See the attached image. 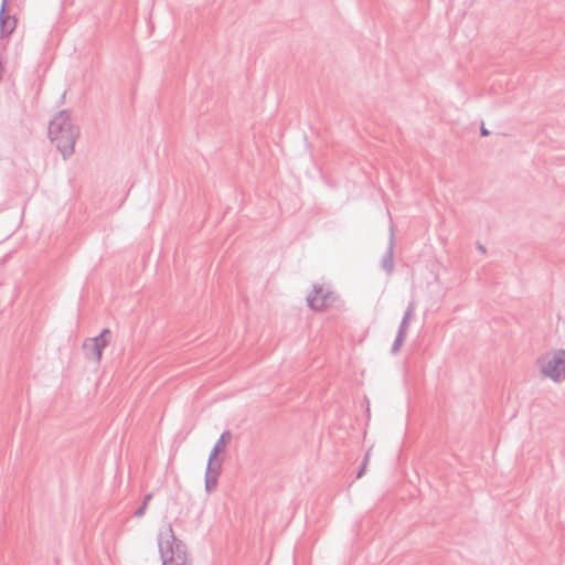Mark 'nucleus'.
<instances>
[{"label": "nucleus", "mask_w": 565, "mask_h": 565, "mask_svg": "<svg viewBox=\"0 0 565 565\" xmlns=\"http://www.w3.org/2000/svg\"><path fill=\"white\" fill-rule=\"evenodd\" d=\"M151 495H147L146 500H145V503H143V508L147 505L148 501L150 500Z\"/></svg>", "instance_id": "obj_10"}, {"label": "nucleus", "mask_w": 565, "mask_h": 565, "mask_svg": "<svg viewBox=\"0 0 565 565\" xmlns=\"http://www.w3.org/2000/svg\"><path fill=\"white\" fill-rule=\"evenodd\" d=\"M50 135L52 140L56 142L57 147L63 152H70L73 150L75 131L68 122L62 119H55L51 122Z\"/></svg>", "instance_id": "obj_4"}, {"label": "nucleus", "mask_w": 565, "mask_h": 565, "mask_svg": "<svg viewBox=\"0 0 565 565\" xmlns=\"http://www.w3.org/2000/svg\"><path fill=\"white\" fill-rule=\"evenodd\" d=\"M109 340L110 332L108 330H104L98 335L87 339L83 344L85 358L93 363H99L103 351L108 345Z\"/></svg>", "instance_id": "obj_6"}, {"label": "nucleus", "mask_w": 565, "mask_h": 565, "mask_svg": "<svg viewBox=\"0 0 565 565\" xmlns=\"http://www.w3.org/2000/svg\"><path fill=\"white\" fill-rule=\"evenodd\" d=\"M540 366L542 372L557 381L565 377V351H552L544 354L540 360Z\"/></svg>", "instance_id": "obj_5"}, {"label": "nucleus", "mask_w": 565, "mask_h": 565, "mask_svg": "<svg viewBox=\"0 0 565 565\" xmlns=\"http://www.w3.org/2000/svg\"><path fill=\"white\" fill-rule=\"evenodd\" d=\"M481 135H482V136H488V135H489L488 129H487V128H484V127H482V128H481Z\"/></svg>", "instance_id": "obj_9"}, {"label": "nucleus", "mask_w": 565, "mask_h": 565, "mask_svg": "<svg viewBox=\"0 0 565 565\" xmlns=\"http://www.w3.org/2000/svg\"><path fill=\"white\" fill-rule=\"evenodd\" d=\"M232 440L230 431L223 433L213 446L209 456L206 470H205V490L212 492L217 484L218 476L222 468L221 455L225 451L226 446Z\"/></svg>", "instance_id": "obj_1"}, {"label": "nucleus", "mask_w": 565, "mask_h": 565, "mask_svg": "<svg viewBox=\"0 0 565 565\" xmlns=\"http://www.w3.org/2000/svg\"><path fill=\"white\" fill-rule=\"evenodd\" d=\"M402 341H403V337H402V334H399V335L397 337V339H396V343H395V347H394V350H395V351L399 349V347H401V344H402Z\"/></svg>", "instance_id": "obj_8"}, {"label": "nucleus", "mask_w": 565, "mask_h": 565, "mask_svg": "<svg viewBox=\"0 0 565 565\" xmlns=\"http://www.w3.org/2000/svg\"><path fill=\"white\" fill-rule=\"evenodd\" d=\"M17 25V19L8 14V0H3L0 9V33L2 36L10 35Z\"/></svg>", "instance_id": "obj_7"}, {"label": "nucleus", "mask_w": 565, "mask_h": 565, "mask_svg": "<svg viewBox=\"0 0 565 565\" xmlns=\"http://www.w3.org/2000/svg\"><path fill=\"white\" fill-rule=\"evenodd\" d=\"M338 296L331 286L323 281L313 282L307 290L306 300L309 308L317 312L327 311L337 301Z\"/></svg>", "instance_id": "obj_2"}, {"label": "nucleus", "mask_w": 565, "mask_h": 565, "mask_svg": "<svg viewBox=\"0 0 565 565\" xmlns=\"http://www.w3.org/2000/svg\"><path fill=\"white\" fill-rule=\"evenodd\" d=\"M160 550L164 565H190L185 545L173 534L170 541L161 543Z\"/></svg>", "instance_id": "obj_3"}]
</instances>
